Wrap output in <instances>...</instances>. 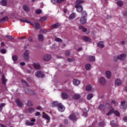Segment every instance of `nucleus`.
Here are the masks:
<instances>
[{"label": "nucleus", "mask_w": 127, "mask_h": 127, "mask_svg": "<svg viewBox=\"0 0 127 127\" xmlns=\"http://www.w3.org/2000/svg\"><path fill=\"white\" fill-rule=\"evenodd\" d=\"M98 47H100V48H104L105 47V45H104V42L101 41L99 42L97 44Z\"/></svg>", "instance_id": "17"}, {"label": "nucleus", "mask_w": 127, "mask_h": 127, "mask_svg": "<svg viewBox=\"0 0 127 127\" xmlns=\"http://www.w3.org/2000/svg\"><path fill=\"white\" fill-rule=\"evenodd\" d=\"M31 25L33 26H35V28H36V29H40V24H39V23L36 22L34 24H31Z\"/></svg>", "instance_id": "12"}, {"label": "nucleus", "mask_w": 127, "mask_h": 127, "mask_svg": "<svg viewBox=\"0 0 127 127\" xmlns=\"http://www.w3.org/2000/svg\"><path fill=\"white\" fill-rule=\"evenodd\" d=\"M93 97H94V95H93V94L90 93L87 96V99L88 100H91V99L93 98Z\"/></svg>", "instance_id": "33"}, {"label": "nucleus", "mask_w": 127, "mask_h": 127, "mask_svg": "<svg viewBox=\"0 0 127 127\" xmlns=\"http://www.w3.org/2000/svg\"><path fill=\"white\" fill-rule=\"evenodd\" d=\"M58 108L59 111V112H64L65 111V107L63 106L62 103H59L58 106Z\"/></svg>", "instance_id": "5"}, {"label": "nucleus", "mask_w": 127, "mask_h": 127, "mask_svg": "<svg viewBox=\"0 0 127 127\" xmlns=\"http://www.w3.org/2000/svg\"><path fill=\"white\" fill-rule=\"evenodd\" d=\"M114 114H115V115H116V116H117V117H120V112H119V111L116 110L115 111V109H114Z\"/></svg>", "instance_id": "43"}, {"label": "nucleus", "mask_w": 127, "mask_h": 127, "mask_svg": "<svg viewBox=\"0 0 127 127\" xmlns=\"http://www.w3.org/2000/svg\"><path fill=\"white\" fill-rule=\"evenodd\" d=\"M35 109L33 108H30L27 109L26 112L29 114H31V113H34L35 112Z\"/></svg>", "instance_id": "22"}, {"label": "nucleus", "mask_w": 127, "mask_h": 127, "mask_svg": "<svg viewBox=\"0 0 127 127\" xmlns=\"http://www.w3.org/2000/svg\"><path fill=\"white\" fill-rule=\"evenodd\" d=\"M57 0H51V1L53 2V3H55V2L57 3Z\"/></svg>", "instance_id": "63"}, {"label": "nucleus", "mask_w": 127, "mask_h": 127, "mask_svg": "<svg viewBox=\"0 0 127 127\" xmlns=\"http://www.w3.org/2000/svg\"><path fill=\"white\" fill-rule=\"evenodd\" d=\"M123 121H127V116H125L123 117Z\"/></svg>", "instance_id": "64"}, {"label": "nucleus", "mask_w": 127, "mask_h": 127, "mask_svg": "<svg viewBox=\"0 0 127 127\" xmlns=\"http://www.w3.org/2000/svg\"><path fill=\"white\" fill-rule=\"evenodd\" d=\"M112 114H114V109H111L110 111L108 112L106 116H111Z\"/></svg>", "instance_id": "35"}, {"label": "nucleus", "mask_w": 127, "mask_h": 127, "mask_svg": "<svg viewBox=\"0 0 127 127\" xmlns=\"http://www.w3.org/2000/svg\"><path fill=\"white\" fill-rule=\"evenodd\" d=\"M35 116L36 117H38V116H40V112H37L36 113H35Z\"/></svg>", "instance_id": "59"}, {"label": "nucleus", "mask_w": 127, "mask_h": 127, "mask_svg": "<svg viewBox=\"0 0 127 127\" xmlns=\"http://www.w3.org/2000/svg\"><path fill=\"white\" fill-rule=\"evenodd\" d=\"M1 4L3 6H5L7 4V0H2L1 2Z\"/></svg>", "instance_id": "27"}, {"label": "nucleus", "mask_w": 127, "mask_h": 127, "mask_svg": "<svg viewBox=\"0 0 127 127\" xmlns=\"http://www.w3.org/2000/svg\"><path fill=\"white\" fill-rule=\"evenodd\" d=\"M88 60H89V61H90V62H94V61L95 60V57L90 56L88 57Z\"/></svg>", "instance_id": "30"}, {"label": "nucleus", "mask_w": 127, "mask_h": 127, "mask_svg": "<svg viewBox=\"0 0 127 127\" xmlns=\"http://www.w3.org/2000/svg\"><path fill=\"white\" fill-rule=\"evenodd\" d=\"M90 68H91V64H87L85 65L86 70H90Z\"/></svg>", "instance_id": "40"}, {"label": "nucleus", "mask_w": 127, "mask_h": 127, "mask_svg": "<svg viewBox=\"0 0 127 127\" xmlns=\"http://www.w3.org/2000/svg\"><path fill=\"white\" fill-rule=\"evenodd\" d=\"M61 25V24H60V23H57L52 26V28H55V29L59 28V27H60Z\"/></svg>", "instance_id": "21"}, {"label": "nucleus", "mask_w": 127, "mask_h": 127, "mask_svg": "<svg viewBox=\"0 0 127 127\" xmlns=\"http://www.w3.org/2000/svg\"><path fill=\"white\" fill-rule=\"evenodd\" d=\"M71 54L69 51H66L65 52V56H69V55Z\"/></svg>", "instance_id": "54"}, {"label": "nucleus", "mask_w": 127, "mask_h": 127, "mask_svg": "<svg viewBox=\"0 0 127 127\" xmlns=\"http://www.w3.org/2000/svg\"><path fill=\"white\" fill-rule=\"evenodd\" d=\"M77 115L76 113H72L69 116V119L73 122H76L77 121V117L76 116Z\"/></svg>", "instance_id": "3"}, {"label": "nucleus", "mask_w": 127, "mask_h": 127, "mask_svg": "<svg viewBox=\"0 0 127 127\" xmlns=\"http://www.w3.org/2000/svg\"><path fill=\"white\" fill-rule=\"evenodd\" d=\"M76 4H78V5H80L81 3H84V0H77L76 1Z\"/></svg>", "instance_id": "34"}, {"label": "nucleus", "mask_w": 127, "mask_h": 127, "mask_svg": "<svg viewBox=\"0 0 127 127\" xmlns=\"http://www.w3.org/2000/svg\"><path fill=\"white\" fill-rule=\"evenodd\" d=\"M126 57H127L126 54H122L118 57H114L113 60L115 62H117L118 59H119V60H124L126 59Z\"/></svg>", "instance_id": "1"}, {"label": "nucleus", "mask_w": 127, "mask_h": 127, "mask_svg": "<svg viewBox=\"0 0 127 127\" xmlns=\"http://www.w3.org/2000/svg\"><path fill=\"white\" fill-rule=\"evenodd\" d=\"M82 40L85 42H90V41H91V39L89 38V37L86 36L82 37Z\"/></svg>", "instance_id": "14"}, {"label": "nucleus", "mask_w": 127, "mask_h": 127, "mask_svg": "<svg viewBox=\"0 0 127 127\" xmlns=\"http://www.w3.org/2000/svg\"><path fill=\"white\" fill-rule=\"evenodd\" d=\"M25 125L27 126H34L35 124H34V123H33V122H30L29 121H26Z\"/></svg>", "instance_id": "31"}, {"label": "nucleus", "mask_w": 127, "mask_h": 127, "mask_svg": "<svg viewBox=\"0 0 127 127\" xmlns=\"http://www.w3.org/2000/svg\"><path fill=\"white\" fill-rule=\"evenodd\" d=\"M99 110H100V111H101V112H104V111H105V106L104 105V104H101L99 105Z\"/></svg>", "instance_id": "25"}, {"label": "nucleus", "mask_w": 127, "mask_h": 127, "mask_svg": "<svg viewBox=\"0 0 127 127\" xmlns=\"http://www.w3.org/2000/svg\"><path fill=\"white\" fill-rule=\"evenodd\" d=\"M51 59V55L49 54L45 55L44 56V61H49Z\"/></svg>", "instance_id": "9"}, {"label": "nucleus", "mask_w": 127, "mask_h": 127, "mask_svg": "<svg viewBox=\"0 0 127 127\" xmlns=\"http://www.w3.org/2000/svg\"><path fill=\"white\" fill-rule=\"evenodd\" d=\"M26 93H28V94H31L32 95H35V92H34V91H32L29 89H28V91H27Z\"/></svg>", "instance_id": "48"}, {"label": "nucleus", "mask_w": 127, "mask_h": 127, "mask_svg": "<svg viewBox=\"0 0 127 127\" xmlns=\"http://www.w3.org/2000/svg\"><path fill=\"white\" fill-rule=\"evenodd\" d=\"M105 123L104 122H100L99 123V127H104Z\"/></svg>", "instance_id": "57"}, {"label": "nucleus", "mask_w": 127, "mask_h": 127, "mask_svg": "<svg viewBox=\"0 0 127 127\" xmlns=\"http://www.w3.org/2000/svg\"><path fill=\"white\" fill-rule=\"evenodd\" d=\"M111 125L112 126V127H115V121H112L111 122Z\"/></svg>", "instance_id": "58"}, {"label": "nucleus", "mask_w": 127, "mask_h": 127, "mask_svg": "<svg viewBox=\"0 0 127 127\" xmlns=\"http://www.w3.org/2000/svg\"><path fill=\"white\" fill-rule=\"evenodd\" d=\"M59 105V103H58V102L57 101H54L53 102L52 106L54 108L55 107H58V105Z\"/></svg>", "instance_id": "32"}, {"label": "nucleus", "mask_w": 127, "mask_h": 127, "mask_svg": "<svg viewBox=\"0 0 127 127\" xmlns=\"http://www.w3.org/2000/svg\"><path fill=\"white\" fill-rule=\"evenodd\" d=\"M43 118L44 119H45V120H47V121H50V117H49L48 115L46 114L45 112H43Z\"/></svg>", "instance_id": "15"}, {"label": "nucleus", "mask_w": 127, "mask_h": 127, "mask_svg": "<svg viewBox=\"0 0 127 127\" xmlns=\"http://www.w3.org/2000/svg\"><path fill=\"white\" fill-rule=\"evenodd\" d=\"M20 21H21L22 22H26V23H29V24H32V23H31V22H30V21L27 19H21Z\"/></svg>", "instance_id": "28"}, {"label": "nucleus", "mask_w": 127, "mask_h": 127, "mask_svg": "<svg viewBox=\"0 0 127 127\" xmlns=\"http://www.w3.org/2000/svg\"><path fill=\"white\" fill-rule=\"evenodd\" d=\"M15 102L16 103L18 107H22L23 106V104L21 101H20V100L19 99H16L15 100Z\"/></svg>", "instance_id": "11"}, {"label": "nucleus", "mask_w": 127, "mask_h": 127, "mask_svg": "<svg viewBox=\"0 0 127 127\" xmlns=\"http://www.w3.org/2000/svg\"><path fill=\"white\" fill-rule=\"evenodd\" d=\"M76 13L74 12L72 13L71 14H70L68 17V19L70 20H72V19H74V18H75V17H76Z\"/></svg>", "instance_id": "13"}, {"label": "nucleus", "mask_w": 127, "mask_h": 127, "mask_svg": "<svg viewBox=\"0 0 127 127\" xmlns=\"http://www.w3.org/2000/svg\"><path fill=\"white\" fill-rule=\"evenodd\" d=\"M75 7L76 8L77 12H82L83 11V6L78 4H75Z\"/></svg>", "instance_id": "6"}, {"label": "nucleus", "mask_w": 127, "mask_h": 127, "mask_svg": "<svg viewBox=\"0 0 127 127\" xmlns=\"http://www.w3.org/2000/svg\"><path fill=\"white\" fill-rule=\"evenodd\" d=\"M86 90L87 91H91V90H92V86H91L90 85L86 86Z\"/></svg>", "instance_id": "41"}, {"label": "nucleus", "mask_w": 127, "mask_h": 127, "mask_svg": "<svg viewBox=\"0 0 127 127\" xmlns=\"http://www.w3.org/2000/svg\"><path fill=\"white\" fill-rule=\"evenodd\" d=\"M5 37H7V38H8V39H10V40H13V39H14V38H13V37H12V36H9V35H6Z\"/></svg>", "instance_id": "51"}, {"label": "nucleus", "mask_w": 127, "mask_h": 127, "mask_svg": "<svg viewBox=\"0 0 127 127\" xmlns=\"http://www.w3.org/2000/svg\"><path fill=\"white\" fill-rule=\"evenodd\" d=\"M33 67L36 70H39L40 69V65L38 64H34Z\"/></svg>", "instance_id": "24"}, {"label": "nucleus", "mask_w": 127, "mask_h": 127, "mask_svg": "<svg viewBox=\"0 0 127 127\" xmlns=\"http://www.w3.org/2000/svg\"><path fill=\"white\" fill-rule=\"evenodd\" d=\"M24 59L27 61L28 60V58H29V51L26 50L24 54Z\"/></svg>", "instance_id": "4"}, {"label": "nucleus", "mask_w": 127, "mask_h": 127, "mask_svg": "<svg viewBox=\"0 0 127 127\" xmlns=\"http://www.w3.org/2000/svg\"><path fill=\"white\" fill-rule=\"evenodd\" d=\"M115 85L116 86H121L122 85V80L117 79L115 80Z\"/></svg>", "instance_id": "16"}, {"label": "nucleus", "mask_w": 127, "mask_h": 127, "mask_svg": "<svg viewBox=\"0 0 127 127\" xmlns=\"http://www.w3.org/2000/svg\"><path fill=\"white\" fill-rule=\"evenodd\" d=\"M62 98L64 100H67L69 98V95L65 92H63L62 93Z\"/></svg>", "instance_id": "8"}, {"label": "nucleus", "mask_w": 127, "mask_h": 127, "mask_svg": "<svg viewBox=\"0 0 127 127\" xmlns=\"http://www.w3.org/2000/svg\"><path fill=\"white\" fill-rule=\"evenodd\" d=\"M111 103L112 104H113V105H114L115 106H118V105H119V104L118 103V102L115 100H112Z\"/></svg>", "instance_id": "50"}, {"label": "nucleus", "mask_w": 127, "mask_h": 127, "mask_svg": "<svg viewBox=\"0 0 127 127\" xmlns=\"http://www.w3.org/2000/svg\"><path fill=\"white\" fill-rule=\"evenodd\" d=\"M47 19V17H46V16H44L41 17L39 21H41V22H43V21H45V20H46Z\"/></svg>", "instance_id": "36"}, {"label": "nucleus", "mask_w": 127, "mask_h": 127, "mask_svg": "<svg viewBox=\"0 0 127 127\" xmlns=\"http://www.w3.org/2000/svg\"><path fill=\"white\" fill-rule=\"evenodd\" d=\"M8 17L7 16H4L1 19H0V23H2V22H5V21H6L8 20Z\"/></svg>", "instance_id": "19"}, {"label": "nucleus", "mask_w": 127, "mask_h": 127, "mask_svg": "<svg viewBox=\"0 0 127 127\" xmlns=\"http://www.w3.org/2000/svg\"><path fill=\"white\" fill-rule=\"evenodd\" d=\"M80 83L81 81L79 79H74L73 80V83L75 85V86H78V85H80Z\"/></svg>", "instance_id": "10"}, {"label": "nucleus", "mask_w": 127, "mask_h": 127, "mask_svg": "<svg viewBox=\"0 0 127 127\" xmlns=\"http://www.w3.org/2000/svg\"><path fill=\"white\" fill-rule=\"evenodd\" d=\"M7 81V79H5L4 75H2V83L3 85H5V82Z\"/></svg>", "instance_id": "26"}, {"label": "nucleus", "mask_w": 127, "mask_h": 127, "mask_svg": "<svg viewBox=\"0 0 127 127\" xmlns=\"http://www.w3.org/2000/svg\"><path fill=\"white\" fill-rule=\"evenodd\" d=\"M99 82L102 85H105L106 84V79L104 77H101L99 79Z\"/></svg>", "instance_id": "18"}, {"label": "nucleus", "mask_w": 127, "mask_h": 127, "mask_svg": "<svg viewBox=\"0 0 127 127\" xmlns=\"http://www.w3.org/2000/svg\"><path fill=\"white\" fill-rule=\"evenodd\" d=\"M12 59L14 62H16V61H17V56H12Z\"/></svg>", "instance_id": "42"}, {"label": "nucleus", "mask_w": 127, "mask_h": 127, "mask_svg": "<svg viewBox=\"0 0 127 127\" xmlns=\"http://www.w3.org/2000/svg\"><path fill=\"white\" fill-rule=\"evenodd\" d=\"M81 98V95L80 94H75L72 96V98L74 100H79Z\"/></svg>", "instance_id": "23"}, {"label": "nucleus", "mask_w": 127, "mask_h": 127, "mask_svg": "<svg viewBox=\"0 0 127 127\" xmlns=\"http://www.w3.org/2000/svg\"><path fill=\"white\" fill-rule=\"evenodd\" d=\"M82 17H87V12L86 11H83L81 13Z\"/></svg>", "instance_id": "38"}, {"label": "nucleus", "mask_w": 127, "mask_h": 127, "mask_svg": "<svg viewBox=\"0 0 127 127\" xmlns=\"http://www.w3.org/2000/svg\"><path fill=\"white\" fill-rule=\"evenodd\" d=\"M66 0H57V3H61L62 2H64Z\"/></svg>", "instance_id": "56"}, {"label": "nucleus", "mask_w": 127, "mask_h": 127, "mask_svg": "<svg viewBox=\"0 0 127 127\" xmlns=\"http://www.w3.org/2000/svg\"><path fill=\"white\" fill-rule=\"evenodd\" d=\"M35 76H36L37 78H44V73L42 71H38L35 73Z\"/></svg>", "instance_id": "2"}, {"label": "nucleus", "mask_w": 127, "mask_h": 127, "mask_svg": "<svg viewBox=\"0 0 127 127\" xmlns=\"http://www.w3.org/2000/svg\"><path fill=\"white\" fill-rule=\"evenodd\" d=\"M20 64L21 65V66H24V65H25V63L21 62L20 63Z\"/></svg>", "instance_id": "61"}, {"label": "nucleus", "mask_w": 127, "mask_h": 127, "mask_svg": "<svg viewBox=\"0 0 127 127\" xmlns=\"http://www.w3.org/2000/svg\"><path fill=\"white\" fill-rule=\"evenodd\" d=\"M27 106H28L29 107H31V106H32V102H31V101H28L27 103Z\"/></svg>", "instance_id": "52"}, {"label": "nucleus", "mask_w": 127, "mask_h": 127, "mask_svg": "<svg viewBox=\"0 0 127 127\" xmlns=\"http://www.w3.org/2000/svg\"><path fill=\"white\" fill-rule=\"evenodd\" d=\"M38 39L39 41H43V35L42 34L39 35Z\"/></svg>", "instance_id": "37"}, {"label": "nucleus", "mask_w": 127, "mask_h": 127, "mask_svg": "<svg viewBox=\"0 0 127 127\" xmlns=\"http://www.w3.org/2000/svg\"><path fill=\"white\" fill-rule=\"evenodd\" d=\"M117 4L119 6H122L123 4H124V2L122 0H119L117 1Z\"/></svg>", "instance_id": "39"}, {"label": "nucleus", "mask_w": 127, "mask_h": 127, "mask_svg": "<svg viewBox=\"0 0 127 127\" xmlns=\"http://www.w3.org/2000/svg\"><path fill=\"white\" fill-rule=\"evenodd\" d=\"M89 112V108L87 107V108H84L83 109V113H88Z\"/></svg>", "instance_id": "49"}, {"label": "nucleus", "mask_w": 127, "mask_h": 127, "mask_svg": "<svg viewBox=\"0 0 127 127\" xmlns=\"http://www.w3.org/2000/svg\"><path fill=\"white\" fill-rule=\"evenodd\" d=\"M0 52L2 54H5L6 53V50L4 49H2L0 50Z\"/></svg>", "instance_id": "46"}, {"label": "nucleus", "mask_w": 127, "mask_h": 127, "mask_svg": "<svg viewBox=\"0 0 127 127\" xmlns=\"http://www.w3.org/2000/svg\"><path fill=\"white\" fill-rule=\"evenodd\" d=\"M86 31H87V28H83L82 29V32H86Z\"/></svg>", "instance_id": "60"}, {"label": "nucleus", "mask_w": 127, "mask_h": 127, "mask_svg": "<svg viewBox=\"0 0 127 127\" xmlns=\"http://www.w3.org/2000/svg\"><path fill=\"white\" fill-rule=\"evenodd\" d=\"M64 123L65 125H67V124H68V120L67 119L64 120Z\"/></svg>", "instance_id": "62"}, {"label": "nucleus", "mask_w": 127, "mask_h": 127, "mask_svg": "<svg viewBox=\"0 0 127 127\" xmlns=\"http://www.w3.org/2000/svg\"><path fill=\"white\" fill-rule=\"evenodd\" d=\"M41 12H42V11L40 9H37L36 10V13H37V14H40Z\"/></svg>", "instance_id": "55"}, {"label": "nucleus", "mask_w": 127, "mask_h": 127, "mask_svg": "<svg viewBox=\"0 0 127 127\" xmlns=\"http://www.w3.org/2000/svg\"><path fill=\"white\" fill-rule=\"evenodd\" d=\"M55 41H56L57 42H62V40H61V39L59 38H56L55 39Z\"/></svg>", "instance_id": "53"}, {"label": "nucleus", "mask_w": 127, "mask_h": 127, "mask_svg": "<svg viewBox=\"0 0 127 127\" xmlns=\"http://www.w3.org/2000/svg\"><path fill=\"white\" fill-rule=\"evenodd\" d=\"M105 75L108 79H110L111 78V76H112V72L108 70L105 72Z\"/></svg>", "instance_id": "20"}, {"label": "nucleus", "mask_w": 127, "mask_h": 127, "mask_svg": "<svg viewBox=\"0 0 127 127\" xmlns=\"http://www.w3.org/2000/svg\"><path fill=\"white\" fill-rule=\"evenodd\" d=\"M23 8L25 11L28 12L30 10L29 7H28L27 5H24L23 7Z\"/></svg>", "instance_id": "29"}, {"label": "nucleus", "mask_w": 127, "mask_h": 127, "mask_svg": "<svg viewBox=\"0 0 127 127\" xmlns=\"http://www.w3.org/2000/svg\"><path fill=\"white\" fill-rule=\"evenodd\" d=\"M125 105H126V102L125 101H122L121 102L120 108H121L122 109H124Z\"/></svg>", "instance_id": "45"}, {"label": "nucleus", "mask_w": 127, "mask_h": 127, "mask_svg": "<svg viewBox=\"0 0 127 127\" xmlns=\"http://www.w3.org/2000/svg\"><path fill=\"white\" fill-rule=\"evenodd\" d=\"M5 106V104L2 103L0 105V112H1L2 111V108Z\"/></svg>", "instance_id": "47"}, {"label": "nucleus", "mask_w": 127, "mask_h": 127, "mask_svg": "<svg viewBox=\"0 0 127 127\" xmlns=\"http://www.w3.org/2000/svg\"><path fill=\"white\" fill-rule=\"evenodd\" d=\"M21 82L23 84H25V85H26V86H27V87H28V86H29V85L28 84V83H27V82H26V81H25L24 79H22L21 80Z\"/></svg>", "instance_id": "44"}, {"label": "nucleus", "mask_w": 127, "mask_h": 127, "mask_svg": "<svg viewBox=\"0 0 127 127\" xmlns=\"http://www.w3.org/2000/svg\"><path fill=\"white\" fill-rule=\"evenodd\" d=\"M80 22L81 24H85L87 23V17H81L80 19Z\"/></svg>", "instance_id": "7"}]
</instances>
